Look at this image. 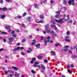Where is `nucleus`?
I'll use <instances>...</instances> for the list:
<instances>
[{
  "instance_id": "nucleus-1",
  "label": "nucleus",
  "mask_w": 77,
  "mask_h": 77,
  "mask_svg": "<svg viewBox=\"0 0 77 77\" xmlns=\"http://www.w3.org/2000/svg\"><path fill=\"white\" fill-rule=\"evenodd\" d=\"M55 21H56L58 23H60V24H63L64 22L63 21V19L62 18H60L59 20H57L56 19H54Z\"/></svg>"
},
{
  "instance_id": "nucleus-2",
  "label": "nucleus",
  "mask_w": 77,
  "mask_h": 77,
  "mask_svg": "<svg viewBox=\"0 0 77 77\" xmlns=\"http://www.w3.org/2000/svg\"><path fill=\"white\" fill-rule=\"evenodd\" d=\"M41 67L42 69L41 70V71L42 73H44V70H45L46 69L45 66L44 65L42 64L41 65Z\"/></svg>"
},
{
  "instance_id": "nucleus-3",
  "label": "nucleus",
  "mask_w": 77,
  "mask_h": 77,
  "mask_svg": "<svg viewBox=\"0 0 77 77\" xmlns=\"http://www.w3.org/2000/svg\"><path fill=\"white\" fill-rule=\"evenodd\" d=\"M68 3L69 5H73V6H74V0H69L68 2Z\"/></svg>"
},
{
  "instance_id": "nucleus-4",
  "label": "nucleus",
  "mask_w": 77,
  "mask_h": 77,
  "mask_svg": "<svg viewBox=\"0 0 77 77\" xmlns=\"http://www.w3.org/2000/svg\"><path fill=\"white\" fill-rule=\"evenodd\" d=\"M14 39V38L13 37H10L8 39V42L9 43H11L13 42V41Z\"/></svg>"
},
{
  "instance_id": "nucleus-5",
  "label": "nucleus",
  "mask_w": 77,
  "mask_h": 77,
  "mask_svg": "<svg viewBox=\"0 0 77 77\" xmlns=\"http://www.w3.org/2000/svg\"><path fill=\"white\" fill-rule=\"evenodd\" d=\"M44 41L45 44H44V45H47V43H48V42H50V40L49 39H47L46 40L45 38L44 39Z\"/></svg>"
},
{
  "instance_id": "nucleus-6",
  "label": "nucleus",
  "mask_w": 77,
  "mask_h": 77,
  "mask_svg": "<svg viewBox=\"0 0 77 77\" xmlns=\"http://www.w3.org/2000/svg\"><path fill=\"white\" fill-rule=\"evenodd\" d=\"M5 27L6 29H7V30H8V32H9L11 30V28H10V26H5Z\"/></svg>"
},
{
  "instance_id": "nucleus-7",
  "label": "nucleus",
  "mask_w": 77,
  "mask_h": 77,
  "mask_svg": "<svg viewBox=\"0 0 77 77\" xmlns=\"http://www.w3.org/2000/svg\"><path fill=\"white\" fill-rule=\"evenodd\" d=\"M12 69H14L16 71H18V70H19L20 69V68H17L16 67H15L13 66L12 67Z\"/></svg>"
},
{
  "instance_id": "nucleus-8",
  "label": "nucleus",
  "mask_w": 77,
  "mask_h": 77,
  "mask_svg": "<svg viewBox=\"0 0 77 77\" xmlns=\"http://www.w3.org/2000/svg\"><path fill=\"white\" fill-rule=\"evenodd\" d=\"M45 30H46V33H50V32L51 29H50V28H49V29H45Z\"/></svg>"
},
{
  "instance_id": "nucleus-9",
  "label": "nucleus",
  "mask_w": 77,
  "mask_h": 77,
  "mask_svg": "<svg viewBox=\"0 0 77 77\" xmlns=\"http://www.w3.org/2000/svg\"><path fill=\"white\" fill-rule=\"evenodd\" d=\"M49 26L48 24H46L45 26V29H49Z\"/></svg>"
},
{
  "instance_id": "nucleus-10",
  "label": "nucleus",
  "mask_w": 77,
  "mask_h": 77,
  "mask_svg": "<svg viewBox=\"0 0 77 77\" xmlns=\"http://www.w3.org/2000/svg\"><path fill=\"white\" fill-rule=\"evenodd\" d=\"M34 6L35 8H39V5L36 4H34Z\"/></svg>"
},
{
  "instance_id": "nucleus-11",
  "label": "nucleus",
  "mask_w": 77,
  "mask_h": 77,
  "mask_svg": "<svg viewBox=\"0 0 77 77\" xmlns=\"http://www.w3.org/2000/svg\"><path fill=\"white\" fill-rule=\"evenodd\" d=\"M39 17L40 18H41L42 19H44V15H40Z\"/></svg>"
},
{
  "instance_id": "nucleus-12",
  "label": "nucleus",
  "mask_w": 77,
  "mask_h": 77,
  "mask_svg": "<svg viewBox=\"0 0 77 77\" xmlns=\"http://www.w3.org/2000/svg\"><path fill=\"white\" fill-rule=\"evenodd\" d=\"M50 33L53 34V35H54V36H57V34H54V31H51V32H50Z\"/></svg>"
},
{
  "instance_id": "nucleus-13",
  "label": "nucleus",
  "mask_w": 77,
  "mask_h": 77,
  "mask_svg": "<svg viewBox=\"0 0 77 77\" xmlns=\"http://www.w3.org/2000/svg\"><path fill=\"white\" fill-rule=\"evenodd\" d=\"M51 53L52 54V55H53V56H54V55H56V52H55L54 51H51Z\"/></svg>"
},
{
  "instance_id": "nucleus-14",
  "label": "nucleus",
  "mask_w": 77,
  "mask_h": 77,
  "mask_svg": "<svg viewBox=\"0 0 77 77\" xmlns=\"http://www.w3.org/2000/svg\"><path fill=\"white\" fill-rule=\"evenodd\" d=\"M7 10L8 8L6 7H4L2 8V11H6Z\"/></svg>"
},
{
  "instance_id": "nucleus-15",
  "label": "nucleus",
  "mask_w": 77,
  "mask_h": 77,
  "mask_svg": "<svg viewBox=\"0 0 77 77\" xmlns=\"http://www.w3.org/2000/svg\"><path fill=\"white\" fill-rule=\"evenodd\" d=\"M65 40L66 42H71L70 40H69V39L65 38Z\"/></svg>"
},
{
  "instance_id": "nucleus-16",
  "label": "nucleus",
  "mask_w": 77,
  "mask_h": 77,
  "mask_svg": "<svg viewBox=\"0 0 77 77\" xmlns=\"http://www.w3.org/2000/svg\"><path fill=\"white\" fill-rule=\"evenodd\" d=\"M40 44L38 43V44H37L35 46V47H37V48L38 49L39 48H40V47H40Z\"/></svg>"
},
{
  "instance_id": "nucleus-17",
  "label": "nucleus",
  "mask_w": 77,
  "mask_h": 77,
  "mask_svg": "<svg viewBox=\"0 0 77 77\" xmlns=\"http://www.w3.org/2000/svg\"><path fill=\"white\" fill-rule=\"evenodd\" d=\"M62 51H63V50H64V52H66L67 51H68V49L67 48H65L63 50V49L61 50Z\"/></svg>"
},
{
  "instance_id": "nucleus-18",
  "label": "nucleus",
  "mask_w": 77,
  "mask_h": 77,
  "mask_svg": "<svg viewBox=\"0 0 77 77\" xmlns=\"http://www.w3.org/2000/svg\"><path fill=\"white\" fill-rule=\"evenodd\" d=\"M31 18V17H28L27 18V19L28 20V21H29V22H30V19Z\"/></svg>"
},
{
  "instance_id": "nucleus-19",
  "label": "nucleus",
  "mask_w": 77,
  "mask_h": 77,
  "mask_svg": "<svg viewBox=\"0 0 77 77\" xmlns=\"http://www.w3.org/2000/svg\"><path fill=\"white\" fill-rule=\"evenodd\" d=\"M72 58H75L77 57L76 55L75 54L73 55L72 56Z\"/></svg>"
},
{
  "instance_id": "nucleus-20",
  "label": "nucleus",
  "mask_w": 77,
  "mask_h": 77,
  "mask_svg": "<svg viewBox=\"0 0 77 77\" xmlns=\"http://www.w3.org/2000/svg\"><path fill=\"white\" fill-rule=\"evenodd\" d=\"M56 14H58V15H60V12L59 11H57L56 12Z\"/></svg>"
},
{
  "instance_id": "nucleus-21",
  "label": "nucleus",
  "mask_w": 77,
  "mask_h": 77,
  "mask_svg": "<svg viewBox=\"0 0 77 77\" xmlns=\"http://www.w3.org/2000/svg\"><path fill=\"white\" fill-rule=\"evenodd\" d=\"M34 64L36 65H38V64H39V62H35Z\"/></svg>"
},
{
  "instance_id": "nucleus-22",
  "label": "nucleus",
  "mask_w": 77,
  "mask_h": 77,
  "mask_svg": "<svg viewBox=\"0 0 77 77\" xmlns=\"http://www.w3.org/2000/svg\"><path fill=\"white\" fill-rule=\"evenodd\" d=\"M1 33L2 34H3V35H7L8 34V33H7V32H2Z\"/></svg>"
},
{
  "instance_id": "nucleus-23",
  "label": "nucleus",
  "mask_w": 77,
  "mask_h": 77,
  "mask_svg": "<svg viewBox=\"0 0 77 77\" xmlns=\"http://www.w3.org/2000/svg\"><path fill=\"white\" fill-rule=\"evenodd\" d=\"M14 76L16 77H19V75H18V74H17V73H16L14 74Z\"/></svg>"
},
{
  "instance_id": "nucleus-24",
  "label": "nucleus",
  "mask_w": 77,
  "mask_h": 77,
  "mask_svg": "<svg viewBox=\"0 0 77 77\" xmlns=\"http://www.w3.org/2000/svg\"><path fill=\"white\" fill-rule=\"evenodd\" d=\"M44 62L45 63H47L48 62V60L46 59L44 60Z\"/></svg>"
},
{
  "instance_id": "nucleus-25",
  "label": "nucleus",
  "mask_w": 77,
  "mask_h": 77,
  "mask_svg": "<svg viewBox=\"0 0 77 77\" xmlns=\"http://www.w3.org/2000/svg\"><path fill=\"white\" fill-rule=\"evenodd\" d=\"M42 58V57L41 56H39L38 57V59H41Z\"/></svg>"
},
{
  "instance_id": "nucleus-26",
  "label": "nucleus",
  "mask_w": 77,
  "mask_h": 77,
  "mask_svg": "<svg viewBox=\"0 0 77 77\" xmlns=\"http://www.w3.org/2000/svg\"><path fill=\"white\" fill-rule=\"evenodd\" d=\"M26 15H27V13H26V12H25L23 14V17H25Z\"/></svg>"
},
{
  "instance_id": "nucleus-27",
  "label": "nucleus",
  "mask_w": 77,
  "mask_h": 77,
  "mask_svg": "<svg viewBox=\"0 0 77 77\" xmlns=\"http://www.w3.org/2000/svg\"><path fill=\"white\" fill-rule=\"evenodd\" d=\"M1 17L2 18H4L5 17V15H2V16H1Z\"/></svg>"
},
{
  "instance_id": "nucleus-28",
  "label": "nucleus",
  "mask_w": 77,
  "mask_h": 77,
  "mask_svg": "<svg viewBox=\"0 0 77 77\" xmlns=\"http://www.w3.org/2000/svg\"><path fill=\"white\" fill-rule=\"evenodd\" d=\"M46 38L49 40V39H51V37L50 36H48L47 37H46Z\"/></svg>"
},
{
  "instance_id": "nucleus-29",
  "label": "nucleus",
  "mask_w": 77,
  "mask_h": 77,
  "mask_svg": "<svg viewBox=\"0 0 77 77\" xmlns=\"http://www.w3.org/2000/svg\"><path fill=\"white\" fill-rule=\"evenodd\" d=\"M58 45H59V44L58 43H57L56 44H55V47H57Z\"/></svg>"
},
{
  "instance_id": "nucleus-30",
  "label": "nucleus",
  "mask_w": 77,
  "mask_h": 77,
  "mask_svg": "<svg viewBox=\"0 0 77 77\" xmlns=\"http://www.w3.org/2000/svg\"><path fill=\"white\" fill-rule=\"evenodd\" d=\"M67 71H68V72H69V73H71V72H72V71H71V70L68 69L67 70Z\"/></svg>"
},
{
  "instance_id": "nucleus-31",
  "label": "nucleus",
  "mask_w": 77,
  "mask_h": 77,
  "mask_svg": "<svg viewBox=\"0 0 77 77\" xmlns=\"http://www.w3.org/2000/svg\"><path fill=\"white\" fill-rule=\"evenodd\" d=\"M31 72H32V74H35V72L33 69L31 70Z\"/></svg>"
},
{
  "instance_id": "nucleus-32",
  "label": "nucleus",
  "mask_w": 77,
  "mask_h": 77,
  "mask_svg": "<svg viewBox=\"0 0 77 77\" xmlns=\"http://www.w3.org/2000/svg\"><path fill=\"white\" fill-rule=\"evenodd\" d=\"M69 68H70V66L69 65H68L67 66V69H68Z\"/></svg>"
},
{
  "instance_id": "nucleus-33",
  "label": "nucleus",
  "mask_w": 77,
  "mask_h": 77,
  "mask_svg": "<svg viewBox=\"0 0 77 77\" xmlns=\"http://www.w3.org/2000/svg\"><path fill=\"white\" fill-rule=\"evenodd\" d=\"M15 33V31H12L11 32V34L12 35H14Z\"/></svg>"
},
{
  "instance_id": "nucleus-34",
  "label": "nucleus",
  "mask_w": 77,
  "mask_h": 77,
  "mask_svg": "<svg viewBox=\"0 0 77 77\" xmlns=\"http://www.w3.org/2000/svg\"><path fill=\"white\" fill-rule=\"evenodd\" d=\"M38 23H44L43 21H38Z\"/></svg>"
},
{
  "instance_id": "nucleus-35",
  "label": "nucleus",
  "mask_w": 77,
  "mask_h": 77,
  "mask_svg": "<svg viewBox=\"0 0 77 77\" xmlns=\"http://www.w3.org/2000/svg\"><path fill=\"white\" fill-rule=\"evenodd\" d=\"M59 17V14H57L55 15V18H58V17Z\"/></svg>"
},
{
  "instance_id": "nucleus-36",
  "label": "nucleus",
  "mask_w": 77,
  "mask_h": 77,
  "mask_svg": "<svg viewBox=\"0 0 77 77\" xmlns=\"http://www.w3.org/2000/svg\"><path fill=\"white\" fill-rule=\"evenodd\" d=\"M32 60L34 61L35 60H36V58L35 57H33L32 58Z\"/></svg>"
},
{
  "instance_id": "nucleus-37",
  "label": "nucleus",
  "mask_w": 77,
  "mask_h": 77,
  "mask_svg": "<svg viewBox=\"0 0 77 77\" xmlns=\"http://www.w3.org/2000/svg\"><path fill=\"white\" fill-rule=\"evenodd\" d=\"M66 2H67V1H66V0H64L63 3L64 4H66Z\"/></svg>"
},
{
  "instance_id": "nucleus-38",
  "label": "nucleus",
  "mask_w": 77,
  "mask_h": 77,
  "mask_svg": "<svg viewBox=\"0 0 77 77\" xmlns=\"http://www.w3.org/2000/svg\"><path fill=\"white\" fill-rule=\"evenodd\" d=\"M51 4L52 5L53 3H54V1L53 0H51L50 1Z\"/></svg>"
},
{
  "instance_id": "nucleus-39",
  "label": "nucleus",
  "mask_w": 77,
  "mask_h": 77,
  "mask_svg": "<svg viewBox=\"0 0 77 77\" xmlns=\"http://www.w3.org/2000/svg\"><path fill=\"white\" fill-rule=\"evenodd\" d=\"M70 66L71 68H74V66L72 64H71L70 65Z\"/></svg>"
},
{
  "instance_id": "nucleus-40",
  "label": "nucleus",
  "mask_w": 77,
  "mask_h": 77,
  "mask_svg": "<svg viewBox=\"0 0 77 77\" xmlns=\"http://www.w3.org/2000/svg\"><path fill=\"white\" fill-rule=\"evenodd\" d=\"M51 27L53 28V27H54V24H51Z\"/></svg>"
},
{
  "instance_id": "nucleus-41",
  "label": "nucleus",
  "mask_w": 77,
  "mask_h": 77,
  "mask_svg": "<svg viewBox=\"0 0 77 77\" xmlns=\"http://www.w3.org/2000/svg\"><path fill=\"white\" fill-rule=\"evenodd\" d=\"M34 62V61H33L32 60L30 61L31 63L32 64Z\"/></svg>"
},
{
  "instance_id": "nucleus-42",
  "label": "nucleus",
  "mask_w": 77,
  "mask_h": 77,
  "mask_svg": "<svg viewBox=\"0 0 77 77\" xmlns=\"http://www.w3.org/2000/svg\"><path fill=\"white\" fill-rule=\"evenodd\" d=\"M72 22H73V21H72V20H71L70 21V24H72Z\"/></svg>"
},
{
  "instance_id": "nucleus-43",
  "label": "nucleus",
  "mask_w": 77,
  "mask_h": 77,
  "mask_svg": "<svg viewBox=\"0 0 77 77\" xmlns=\"http://www.w3.org/2000/svg\"><path fill=\"white\" fill-rule=\"evenodd\" d=\"M21 54H22V55H23V56H25V53L23 52H21Z\"/></svg>"
},
{
  "instance_id": "nucleus-44",
  "label": "nucleus",
  "mask_w": 77,
  "mask_h": 77,
  "mask_svg": "<svg viewBox=\"0 0 77 77\" xmlns=\"http://www.w3.org/2000/svg\"><path fill=\"white\" fill-rule=\"evenodd\" d=\"M46 32H47L46 31H43V33L44 34V35H46Z\"/></svg>"
},
{
  "instance_id": "nucleus-45",
  "label": "nucleus",
  "mask_w": 77,
  "mask_h": 77,
  "mask_svg": "<svg viewBox=\"0 0 77 77\" xmlns=\"http://www.w3.org/2000/svg\"><path fill=\"white\" fill-rule=\"evenodd\" d=\"M4 42H6V39H4L3 40Z\"/></svg>"
},
{
  "instance_id": "nucleus-46",
  "label": "nucleus",
  "mask_w": 77,
  "mask_h": 77,
  "mask_svg": "<svg viewBox=\"0 0 77 77\" xmlns=\"http://www.w3.org/2000/svg\"><path fill=\"white\" fill-rule=\"evenodd\" d=\"M51 22L52 23H53V24H55V22H54V21H53V20H52L51 21Z\"/></svg>"
},
{
  "instance_id": "nucleus-47",
  "label": "nucleus",
  "mask_w": 77,
  "mask_h": 77,
  "mask_svg": "<svg viewBox=\"0 0 77 77\" xmlns=\"http://www.w3.org/2000/svg\"><path fill=\"white\" fill-rule=\"evenodd\" d=\"M44 37H42L41 38V40L43 41V40L44 39Z\"/></svg>"
},
{
  "instance_id": "nucleus-48",
  "label": "nucleus",
  "mask_w": 77,
  "mask_h": 77,
  "mask_svg": "<svg viewBox=\"0 0 77 77\" xmlns=\"http://www.w3.org/2000/svg\"><path fill=\"white\" fill-rule=\"evenodd\" d=\"M16 49H17V50H20V47H17Z\"/></svg>"
},
{
  "instance_id": "nucleus-49",
  "label": "nucleus",
  "mask_w": 77,
  "mask_h": 77,
  "mask_svg": "<svg viewBox=\"0 0 77 77\" xmlns=\"http://www.w3.org/2000/svg\"><path fill=\"white\" fill-rule=\"evenodd\" d=\"M68 53H70L71 54H72V51L70 50L69 51Z\"/></svg>"
},
{
  "instance_id": "nucleus-50",
  "label": "nucleus",
  "mask_w": 77,
  "mask_h": 77,
  "mask_svg": "<svg viewBox=\"0 0 77 77\" xmlns=\"http://www.w3.org/2000/svg\"><path fill=\"white\" fill-rule=\"evenodd\" d=\"M21 24L22 27H24V23H21Z\"/></svg>"
},
{
  "instance_id": "nucleus-51",
  "label": "nucleus",
  "mask_w": 77,
  "mask_h": 77,
  "mask_svg": "<svg viewBox=\"0 0 77 77\" xmlns=\"http://www.w3.org/2000/svg\"><path fill=\"white\" fill-rule=\"evenodd\" d=\"M69 48V46H67V45H66L64 47V48Z\"/></svg>"
},
{
  "instance_id": "nucleus-52",
  "label": "nucleus",
  "mask_w": 77,
  "mask_h": 77,
  "mask_svg": "<svg viewBox=\"0 0 77 77\" xmlns=\"http://www.w3.org/2000/svg\"><path fill=\"white\" fill-rule=\"evenodd\" d=\"M17 18H21V16L20 15H18L17 16Z\"/></svg>"
},
{
  "instance_id": "nucleus-53",
  "label": "nucleus",
  "mask_w": 77,
  "mask_h": 77,
  "mask_svg": "<svg viewBox=\"0 0 77 77\" xmlns=\"http://www.w3.org/2000/svg\"><path fill=\"white\" fill-rule=\"evenodd\" d=\"M4 49L2 48L0 49V51H3Z\"/></svg>"
},
{
  "instance_id": "nucleus-54",
  "label": "nucleus",
  "mask_w": 77,
  "mask_h": 77,
  "mask_svg": "<svg viewBox=\"0 0 77 77\" xmlns=\"http://www.w3.org/2000/svg\"><path fill=\"white\" fill-rule=\"evenodd\" d=\"M12 36H13L14 37H15L16 38L17 37V35L15 34H14L12 35Z\"/></svg>"
},
{
  "instance_id": "nucleus-55",
  "label": "nucleus",
  "mask_w": 77,
  "mask_h": 77,
  "mask_svg": "<svg viewBox=\"0 0 77 77\" xmlns=\"http://www.w3.org/2000/svg\"><path fill=\"white\" fill-rule=\"evenodd\" d=\"M26 39H23L22 40V42H25V41H26Z\"/></svg>"
},
{
  "instance_id": "nucleus-56",
  "label": "nucleus",
  "mask_w": 77,
  "mask_h": 77,
  "mask_svg": "<svg viewBox=\"0 0 77 77\" xmlns=\"http://www.w3.org/2000/svg\"><path fill=\"white\" fill-rule=\"evenodd\" d=\"M17 51V48H15V49H13V51Z\"/></svg>"
},
{
  "instance_id": "nucleus-57",
  "label": "nucleus",
  "mask_w": 77,
  "mask_h": 77,
  "mask_svg": "<svg viewBox=\"0 0 77 77\" xmlns=\"http://www.w3.org/2000/svg\"><path fill=\"white\" fill-rule=\"evenodd\" d=\"M3 0H1V1H0V2L1 3H3Z\"/></svg>"
},
{
  "instance_id": "nucleus-58",
  "label": "nucleus",
  "mask_w": 77,
  "mask_h": 77,
  "mask_svg": "<svg viewBox=\"0 0 77 77\" xmlns=\"http://www.w3.org/2000/svg\"><path fill=\"white\" fill-rule=\"evenodd\" d=\"M69 38V36H66L65 37V39H68V38Z\"/></svg>"
},
{
  "instance_id": "nucleus-59",
  "label": "nucleus",
  "mask_w": 77,
  "mask_h": 77,
  "mask_svg": "<svg viewBox=\"0 0 77 77\" xmlns=\"http://www.w3.org/2000/svg\"><path fill=\"white\" fill-rule=\"evenodd\" d=\"M67 17L68 18V19L69 20V15H67Z\"/></svg>"
},
{
  "instance_id": "nucleus-60",
  "label": "nucleus",
  "mask_w": 77,
  "mask_h": 77,
  "mask_svg": "<svg viewBox=\"0 0 77 77\" xmlns=\"http://www.w3.org/2000/svg\"><path fill=\"white\" fill-rule=\"evenodd\" d=\"M31 44L32 45H35V42H32L31 43Z\"/></svg>"
},
{
  "instance_id": "nucleus-61",
  "label": "nucleus",
  "mask_w": 77,
  "mask_h": 77,
  "mask_svg": "<svg viewBox=\"0 0 77 77\" xmlns=\"http://www.w3.org/2000/svg\"><path fill=\"white\" fill-rule=\"evenodd\" d=\"M20 49L21 50H23L24 49V48L21 47L20 48Z\"/></svg>"
},
{
  "instance_id": "nucleus-62",
  "label": "nucleus",
  "mask_w": 77,
  "mask_h": 77,
  "mask_svg": "<svg viewBox=\"0 0 77 77\" xmlns=\"http://www.w3.org/2000/svg\"><path fill=\"white\" fill-rule=\"evenodd\" d=\"M69 32L67 31V35H69Z\"/></svg>"
},
{
  "instance_id": "nucleus-63",
  "label": "nucleus",
  "mask_w": 77,
  "mask_h": 77,
  "mask_svg": "<svg viewBox=\"0 0 77 77\" xmlns=\"http://www.w3.org/2000/svg\"><path fill=\"white\" fill-rule=\"evenodd\" d=\"M34 67H37V66L36 65H33Z\"/></svg>"
},
{
  "instance_id": "nucleus-64",
  "label": "nucleus",
  "mask_w": 77,
  "mask_h": 77,
  "mask_svg": "<svg viewBox=\"0 0 77 77\" xmlns=\"http://www.w3.org/2000/svg\"><path fill=\"white\" fill-rule=\"evenodd\" d=\"M37 67H38V68H41V66H40L39 65H38L37 66Z\"/></svg>"
}]
</instances>
